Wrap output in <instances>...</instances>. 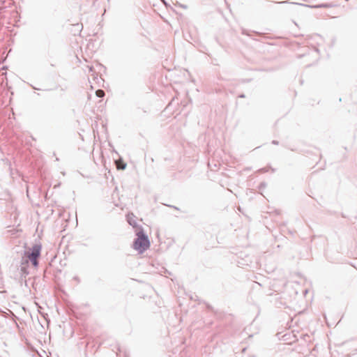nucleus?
Segmentation results:
<instances>
[{"label": "nucleus", "instance_id": "f257e3e1", "mask_svg": "<svg viewBox=\"0 0 357 357\" xmlns=\"http://www.w3.org/2000/svg\"><path fill=\"white\" fill-rule=\"evenodd\" d=\"M150 247V241L149 238L144 234L142 231L137 233V238L133 243V248L139 253H143L145 250Z\"/></svg>", "mask_w": 357, "mask_h": 357}, {"label": "nucleus", "instance_id": "f03ea898", "mask_svg": "<svg viewBox=\"0 0 357 357\" xmlns=\"http://www.w3.org/2000/svg\"><path fill=\"white\" fill-rule=\"evenodd\" d=\"M41 252V245H34L29 251H26L24 252V256L29 260L31 261L33 266L34 267H37L38 262V259L40 255Z\"/></svg>", "mask_w": 357, "mask_h": 357}, {"label": "nucleus", "instance_id": "7ed1b4c3", "mask_svg": "<svg viewBox=\"0 0 357 357\" xmlns=\"http://www.w3.org/2000/svg\"><path fill=\"white\" fill-rule=\"evenodd\" d=\"M127 220H128V223L130 225H132L133 227H137V220H136V217L132 213H128L127 215Z\"/></svg>", "mask_w": 357, "mask_h": 357}, {"label": "nucleus", "instance_id": "20e7f679", "mask_svg": "<svg viewBox=\"0 0 357 357\" xmlns=\"http://www.w3.org/2000/svg\"><path fill=\"white\" fill-rule=\"evenodd\" d=\"M310 8H327L332 7L331 4L329 3H321L318 5H314V6H307Z\"/></svg>", "mask_w": 357, "mask_h": 357}, {"label": "nucleus", "instance_id": "39448f33", "mask_svg": "<svg viewBox=\"0 0 357 357\" xmlns=\"http://www.w3.org/2000/svg\"><path fill=\"white\" fill-rule=\"evenodd\" d=\"M116 168L118 169H124L126 168V163L122 160H118L115 162Z\"/></svg>", "mask_w": 357, "mask_h": 357}, {"label": "nucleus", "instance_id": "423d86ee", "mask_svg": "<svg viewBox=\"0 0 357 357\" xmlns=\"http://www.w3.org/2000/svg\"><path fill=\"white\" fill-rule=\"evenodd\" d=\"M96 94L98 98H102L105 96V91L102 89H98L96 91Z\"/></svg>", "mask_w": 357, "mask_h": 357}, {"label": "nucleus", "instance_id": "0eeeda50", "mask_svg": "<svg viewBox=\"0 0 357 357\" xmlns=\"http://www.w3.org/2000/svg\"><path fill=\"white\" fill-rule=\"evenodd\" d=\"M89 67V71H93V66H88Z\"/></svg>", "mask_w": 357, "mask_h": 357}, {"label": "nucleus", "instance_id": "6e6552de", "mask_svg": "<svg viewBox=\"0 0 357 357\" xmlns=\"http://www.w3.org/2000/svg\"><path fill=\"white\" fill-rule=\"evenodd\" d=\"M288 1H282L281 3H289Z\"/></svg>", "mask_w": 357, "mask_h": 357}, {"label": "nucleus", "instance_id": "1a4fd4ad", "mask_svg": "<svg viewBox=\"0 0 357 357\" xmlns=\"http://www.w3.org/2000/svg\"><path fill=\"white\" fill-rule=\"evenodd\" d=\"M239 98H244L245 97V95L244 94H241L238 96Z\"/></svg>", "mask_w": 357, "mask_h": 357}, {"label": "nucleus", "instance_id": "9d476101", "mask_svg": "<svg viewBox=\"0 0 357 357\" xmlns=\"http://www.w3.org/2000/svg\"><path fill=\"white\" fill-rule=\"evenodd\" d=\"M181 6L182 8H187V6H184V5H181Z\"/></svg>", "mask_w": 357, "mask_h": 357}]
</instances>
